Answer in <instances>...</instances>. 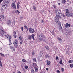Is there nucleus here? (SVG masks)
I'll return each mask as SVG.
<instances>
[{
  "label": "nucleus",
  "instance_id": "f257e3e1",
  "mask_svg": "<svg viewBox=\"0 0 73 73\" xmlns=\"http://www.w3.org/2000/svg\"><path fill=\"white\" fill-rule=\"evenodd\" d=\"M39 39V40L43 41L44 42H46V38L45 36H44V34L42 33H41L40 34Z\"/></svg>",
  "mask_w": 73,
  "mask_h": 73
},
{
  "label": "nucleus",
  "instance_id": "f03ea898",
  "mask_svg": "<svg viewBox=\"0 0 73 73\" xmlns=\"http://www.w3.org/2000/svg\"><path fill=\"white\" fill-rule=\"evenodd\" d=\"M65 11L66 13H66V15L67 16V17H72V16L73 17V13H68L69 12L68 9H66Z\"/></svg>",
  "mask_w": 73,
  "mask_h": 73
},
{
  "label": "nucleus",
  "instance_id": "7ed1b4c3",
  "mask_svg": "<svg viewBox=\"0 0 73 73\" xmlns=\"http://www.w3.org/2000/svg\"><path fill=\"white\" fill-rule=\"evenodd\" d=\"M60 17V16L59 15L57 14L55 17L54 18V20L55 22L56 23H57L59 20V18Z\"/></svg>",
  "mask_w": 73,
  "mask_h": 73
},
{
  "label": "nucleus",
  "instance_id": "20e7f679",
  "mask_svg": "<svg viewBox=\"0 0 73 73\" xmlns=\"http://www.w3.org/2000/svg\"><path fill=\"white\" fill-rule=\"evenodd\" d=\"M1 32H2V33L1 35H0V36H1V37H3L6 36V32H5L4 30H1Z\"/></svg>",
  "mask_w": 73,
  "mask_h": 73
},
{
  "label": "nucleus",
  "instance_id": "39448f33",
  "mask_svg": "<svg viewBox=\"0 0 73 73\" xmlns=\"http://www.w3.org/2000/svg\"><path fill=\"white\" fill-rule=\"evenodd\" d=\"M18 44V41L17 40H15L13 42V44L14 46L16 48H17V46H18V45L17 44Z\"/></svg>",
  "mask_w": 73,
  "mask_h": 73
},
{
  "label": "nucleus",
  "instance_id": "423d86ee",
  "mask_svg": "<svg viewBox=\"0 0 73 73\" xmlns=\"http://www.w3.org/2000/svg\"><path fill=\"white\" fill-rule=\"evenodd\" d=\"M29 31L30 33H33L34 32V30L31 28H29Z\"/></svg>",
  "mask_w": 73,
  "mask_h": 73
},
{
  "label": "nucleus",
  "instance_id": "0eeeda50",
  "mask_svg": "<svg viewBox=\"0 0 73 73\" xmlns=\"http://www.w3.org/2000/svg\"><path fill=\"white\" fill-rule=\"evenodd\" d=\"M11 40H12V36H9V45H11L12 44V43H11Z\"/></svg>",
  "mask_w": 73,
  "mask_h": 73
},
{
  "label": "nucleus",
  "instance_id": "6e6552de",
  "mask_svg": "<svg viewBox=\"0 0 73 73\" xmlns=\"http://www.w3.org/2000/svg\"><path fill=\"white\" fill-rule=\"evenodd\" d=\"M55 12L56 13V15H58L57 14H58V15H60V13L59 12H58V10L57 9H56L55 10Z\"/></svg>",
  "mask_w": 73,
  "mask_h": 73
},
{
  "label": "nucleus",
  "instance_id": "1a4fd4ad",
  "mask_svg": "<svg viewBox=\"0 0 73 73\" xmlns=\"http://www.w3.org/2000/svg\"><path fill=\"white\" fill-rule=\"evenodd\" d=\"M13 36H14L15 38H16V32L15 31H14L13 32Z\"/></svg>",
  "mask_w": 73,
  "mask_h": 73
},
{
  "label": "nucleus",
  "instance_id": "9d476101",
  "mask_svg": "<svg viewBox=\"0 0 73 73\" xmlns=\"http://www.w3.org/2000/svg\"><path fill=\"white\" fill-rule=\"evenodd\" d=\"M12 7H13L14 9H16V5L15 3H13L11 5Z\"/></svg>",
  "mask_w": 73,
  "mask_h": 73
},
{
  "label": "nucleus",
  "instance_id": "9b49d317",
  "mask_svg": "<svg viewBox=\"0 0 73 73\" xmlns=\"http://www.w3.org/2000/svg\"><path fill=\"white\" fill-rule=\"evenodd\" d=\"M35 71L36 72H37L38 71V68L37 67H35L34 68Z\"/></svg>",
  "mask_w": 73,
  "mask_h": 73
},
{
  "label": "nucleus",
  "instance_id": "f8f14e48",
  "mask_svg": "<svg viewBox=\"0 0 73 73\" xmlns=\"http://www.w3.org/2000/svg\"><path fill=\"white\" fill-rule=\"evenodd\" d=\"M10 48L11 49L13 50V51H15V47L13 46L12 45L10 46Z\"/></svg>",
  "mask_w": 73,
  "mask_h": 73
},
{
  "label": "nucleus",
  "instance_id": "ddd939ff",
  "mask_svg": "<svg viewBox=\"0 0 73 73\" xmlns=\"http://www.w3.org/2000/svg\"><path fill=\"white\" fill-rule=\"evenodd\" d=\"M31 38L32 39H33V40L35 41V35L32 34L31 35Z\"/></svg>",
  "mask_w": 73,
  "mask_h": 73
},
{
  "label": "nucleus",
  "instance_id": "4468645a",
  "mask_svg": "<svg viewBox=\"0 0 73 73\" xmlns=\"http://www.w3.org/2000/svg\"><path fill=\"white\" fill-rule=\"evenodd\" d=\"M32 66L33 67H36V66H37V65L36 63H34L33 64Z\"/></svg>",
  "mask_w": 73,
  "mask_h": 73
},
{
  "label": "nucleus",
  "instance_id": "2eb2a0df",
  "mask_svg": "<svg viewBox=\"0 0 73 73\" xmlns=\"http://www.w3.org/2000/svg\"><path fill=\"white\" fill-rule=\"evenodd\" d=\"M11 21L10 20H9L7 21V24L8 25H9L11 24Z\"/></svg>",
  "mask_w": 73,
  "mask_h": 73
},
{
  "label": "nucleus",
  "instance_id": "dca6fc26",
  "mask_svg": "<svg viewBox=\"0 0 73 73\" xmlns=\"http://www.w3.org/2000/svg\"><path fill=\"white\" fill-rule=\"evenodd\" d=\"M47 64L48 65H50V62L49 60H47Z\"/></svg>",
  "mask_w": 73,
  "mask_h": 73
},
{
  "label": "nucleus",
  "instance_id": "f3484780",
  "mask_svg": "<svg viewBox=\"0 0 73 73\" xmlns=\"http://www.w3.org/2000/svg\"><path fill=\"white\" fill-rule=\"evenodd\" d=\"M49 57H50V56H49V55H46L45 56V58H49Z\"/></svg>",
  "mask_w": 73,
  "mask_h": 73
},
{
  "label": "nucleus",
  "instance_id": "a211bd4d",
  "mask_svg": "<svg viewBox=\"0 0 73 73\" xmlns=\"http://www.w3.org/2000/svg\"><path fill=\"white\" fill-rule=\"evenodd\" d=\"M31 36H28V38L29 40H31Z\"/></svg>",
  "mask_w": 73,
  "mask_h": 73
},
{
  "label": "nucleus",
  "instance_id": "6ab92c4d",
  "mask_svg": "<svg viewBox=\"0 0 73 73\" xmlns=\"http://www.w3.org/2000/svg\"><path fill=\"white\" fill-rule=\"evenodd\" d=\"M58 41L60 42H61L62 41V39H61V38H58Z\"/></svg>",
  "mask_w": 73,
  "mask_h": 73
},
{
  "label": "nucleus",
  "instance_id": "aec40b11",
  "mask_svg": "<svg viewBox=\"0 0 73 73\" xmlns=\"http://www.w3.org/2000/svg\"><path fill=\"white\" fill-rule=\"evenodd\" d=\"M57 22V23L59 25V26H60L61 27V22L60 21H58Z\"/></svg>",
  "mask_w": 73,
  "mask_h": 73
},
{
  "label": "nucleus",
  "instance_id": "412c9836",
  "mask_svg": "<svg viewBox=\"0 0 73 73\" xmlns=\"http://www.w3.org/2000/svg\"><path fill=\"white\" fill-rule=\"evenodd\" d=\"M22 61L23 62H27V60L25 59H22Z\"/></svg>",
  "mask_w": 73,
  "mask_h": 73
},
{
  "label": "nucleus",
  "instance_id": "4be33fe9",
  "mask_svg": "<svg viewBox=\"0 0 73 73\" xmlns=\"http://www.w3.org/2000/svg\"><path fill=\"white\" fill-rule=\"evenodd\" d=\"M15 12H16V13H20V11L18 10H16L15 11Z\"/></svg>",
  "mask_w": 73,
  "mask_h": 73
},
{
  "label": "nucleus",
  "instance_id": "5701e85b",
  "mask_svg": "<svg viewBox=\"0 0 73 73\" xmlns=\"http://www.w3.org/2000/svg\"><path fill=\"white\" fill-rule=\"evenodd\" d=\"M73 60H69V61H68V62H69V63L70 64V63H72V62H73Z\"/></svg>",
  "mask_w": 73,
  "mask_h": 73
},
{
  "label": "nucleus",
  "instance_id": "b1692460",
  "mask_svg": "<svg viewBox=\"0 0 73 73\" xmlns=\"http://www.w3.org/2000/svg\"><path fill=\"white\" fill-rule=\"evenodd\" d=\"M62 60H61L59 62V63L61 64V65H63V63H62Z\"/></svg>",
  "mask_w": 73,
  "mask_h": 73
},
{
  "label": "nucleus",
  "instance_id": "393cba45",
  "mask_svg": "<svg viewBox=\"0 0 73 73\" xmlns=\"http://www.w3.org/2000/svg\"><path fill=\"white\" fill-rule=\"evenodd\" d=\"M65 27L66 28H68V23H66Z\"/></svg>",
  "mask_w": 73,
  "mask_h": 73
},
{
  "label": "nucleus",
  "instance_id": "a878e982",
  "mask_svg": "<svg viewBox=\"0 0 73 73\" xmlns=\"http://www.w3.org/2000/svg\"><path fill=\"white\" fill-rule=\"evenodd\" d=\"M9 37V35L7 34L5 36L6 38H7V39H8V37Z\"/></svg>",
  "mask_w": 73,
  "mask_h": 73
},
{
  "label": "nucleus",
  "instance_id": "bb28decb",
  "mask_svg": "<svg viewBox=\"0 0 73 73\" xmlns=\"http://www.w3.org/2000/svg\"><path fill=\"white\" fill-rule=\"evenodd\" d=\"M33 60L35 62H37V59H36V58H33Z\"/></svg>",
  "mask_w": 73,
  "mask_h": 73
},
{
  "label": "nucleus",
  "instance_id": "cd10ccee",
  "mask_svg": "<svg viewBox=\"0 0 73 73\" xmlns=\"http://www.w3.org/2000/svg\"><path fill=\"white\" fill-rule=\"evenodd\" d=\"M62 0L63 1L62 3H63V4H65L66 1H65V0Z\"/></svg>",
  "mask_w": 73,
  "mask_h": 73
},
{
  "label": "nucleus",
  "instance_id": "c85d7f7f",
  "mask_svg": "<svg viewBox=\"0 0 73 73\" xmlns=\"http://www.w3.org/2000/svg\"><path fill=\"white\" fill-rule=\"evenodd\" d=\"M35 71H34V70L33 69H32L31 70V73H34Z\"/></svg>",
  "mask_w": 73,
  "mask_h": 73
},
{
  "label": "nucleus",
  "instance_id": "c756f323",
  "mask_svg": "<svg viewBox=\"0 0 73 73\" xmlns=\"http://www.w3.org/2000/svg\"><path fill=\"white\" fill-rule=\"evenodd\" d=\"M0 17H1L2 18H4V16L2 15H0Z\"/></svg>",
  "mask_w": 73,
  "mask_h": 73
},
{
  "label": "nucleus",
  "instance_id": "7c9ffc66",
  "mask_svg": "<svg viewBox=\"0 0 73 73\" xmlns=\"http://www.w3.org/2000/svg\"><path fill=\"white\" fill-rule=\"evenodd\" d=\"M2 7H4L5 8H5H6V7H5V5L4 4H3Z\"/></svg>",
  "mask_w": 73,
  "mask_h": 73
},
{
  "label": "nucleus",
  "instance_id": "2f4dec72",
  "mask_svg": "<svg viewBox=\"0 0 73 73\" xmlns=\"http://www.w3.org/2000/svg\"><path fill=\"white\" fill-rule=\"evenodd\" d=\"M1 56H2V57H4V54H2L1 53H0Z\"/></svg>",
  "mask_w": 73,
  "mask_h": 73
},
{
  "label": "nucleus",
  "instance_id": "473e14b6",
  "mask_svg": "<svg viewBox=\"0 0 73 73\" xmlns=\"http://www.w3.org/2000/svg\"><path fill=\"white\" fill-rule=\"evenodd\" d=\"M33 9H34V11H36V7H35V6H33Z\"/></svg>",
  "mask_w": 73,
  "mask_h": 73
},
{
  "label": "nucleus",
  "instance_id": "72a5a7b5",
  "mask_svg": "<svg viewBox=\"0 0 73 73\" xmlns=\"http://www.w3.org/2000/svg\"><path fill=\"white\" fill-rule=\"evenodd\" d=\"M70 67L71 68H73V64H70Z\"/></svg>",
  "mask_w": 73,
  "mask_h": 73
},
{
  "label": "nucleus",
  "instance_id": "f704fd0d",
  "mask_svg": "<svg viewBox=\"0 0 73 73\" xmlns=\"http://www.w3.org/2000/svg\"><path fill=\"white\" fill-rule=\"evenodd\" d=\"M45 48L46 49H47L48 50H49V47L48 46H45Z\"/></svg>",
  "mask_w": 73,
  "mask_h": 73
},
{
  "label": "nucleus",
  "instance_id": "c9c22d12",
  "mask_svg": "<svg viewBox=\"0 0 73 73\" xmlns=\"http://www.w3.org/2000/svg\"><path fill=\"white\" fill-rule=\"evenodd\" d=\"M25 68L26 69H28V66H25Z\"/></svg>",
  "mask_w": 73,
  "mask_h": 73
},
{
  "label": "nucleus",
  "instance_id": "e433bc0d",
  "mask_svg": "<svg viewBox=\"0 0 73 73\" xmlns=\"http://www.w3.org/2000/svg\"><path fill=\"white\" fill-rule=\"evenodd\" d=\"M51 32L52 35H54V31H51Z\"/></svg>",
  "mask_w": 73,
  "mask_h": 73
},
{
  "label": "nucleus",
  "instance_id": "4c0bfd02",
  "mask_svg": "<svg viewBox=\"0 0 73 73\" xmlns=\"http://www.w3.org/2000/svg\"><path fill=\"white\" fill-rule=\"evenodd\" d=\"M17 8L18 9H19V7H20V5H18L17 4Z\"/></svg>",
  "mask_w": 73,
  "mask_h": 73
},
{
  "label": "nucleus",
  "instance_id": "58836bf2",
  "mask_svg": "<svg viewBox=\"0 0 73 73\" xmlns=\"http://www.w3.org/2000/svg\"><path fill=\"white\" fill-rule=\"evenodd\" d=\"M5 3L7 4H8L9 2H8V1H5Z\"/></svg>",
  "mask_w": 73,
  "mask_h": 73
},
{
  "label": "nucleus",
  "instance_id": "ea45409f",
  "mask_svg": "<svg viewBox=\"0 0 73 73\" xmlns=\"http://www.w3.org/2000/svg\"><path fill=\"white\" fill-rule=\"evenodd\" d=\"M32 56H34V54H35V52H33L32 53Z\"/></svg>",
  "mask_w": 73,
  "mask_h": 73
},
{
  "label": "nucleus",
  "instance_id": "a19ab883",
  "mask_svg": "<svg viewBox=\"0 0 73 73\" xmlns=\"http://www.w3.org/2000/svg\"><path fill=\"white\" fill-rule=\"evenodd\" d=\"M12 0L13 2V3H15V2L16 1V0Z\"/></svg>",
  "mask_w": 73,
  "mask_h": 73
},
{
  "label": "nucleus",
  "instance_id": "79ce46f5",
  "mask_svg": "<svg viewBox=\"0 0 73 73\" xmlns=\"http://www.w3.org/2000/svg\"><path fill=\"white\" fill-rule=\"evenodd\" d=\"M57 73H60V71L58 70H57Z\"/></svg>",
  "mask_w": 73,
  "mask_h": 73
},
{
  "label": "nucleus",
  "instance_id": "37998d69",
  "mask_svg": "<svg viewBox=\"0 0 73 73\" xmlns=\"http://www.w3.org/2000/svg\"><path fill=\"white\" fill-rule=\"evenodd\" d=\"M24 27L25 29H27V28H27V26L26 25L24 26Z\"/></svg>",
  "mask_w": 73,
  "mask_h": 73
},
{
  "label": "nucleus",
  "instance_id": "c03bdc74",
  "mask_svg": "<svg viewBox=\"0 0 73 73\" xmlns=\"http://www.w3.org/2000/svg\"><path fill=\"white\" fill-rule=\"evenodd\" d=\"M61 70L62 71V72H64V68H61Z\"/></svg>",
  "mask_w": 73,
  "mask_h": 73
},
{
  "label": "nucleus",
  "instance_id": "a18cd8bd",
  "mask_svg": "<svg viewBox=\"0 0 73 73\" xmlns=\"http://www.w3.org/2000/svg\"><path fill=\"white\" fill-rule=\"evenodd\" d=\"M17 4H18V5H19V4H20V2L19 1H18V2L17 3Z\"/></svg>",
  "mask_w": 73,
  "mask_h": 73
},
{
  "label": "nucleus",
  "instance_id": "49530a36",
  "mask_svg": "<svg viewBox=\"0 0 73 73\" xmlns=\"http://www.w3.org/2000/svg\"><path fill=\"white\" fill-rule=\"evenodd\" d=\"M0 65L1 66V67H3V65H2V63H0Z\"/></svg>",
  "mask_w": 73,
  "mask_h": 73
},
{
  "label": "nucleus",
  "instance_id": "de8ad7c7",
  "mask_svg": "<svg viewBox=\"0 0 73 73\" xmlns=\"http://www.w3.org/2000/svg\"><path fill=\"white\" fill-rule=\"evenodd\" d=\"M58 57L56 56V60H58Z\"/></svg>",
  "mask_w": 73,
  "mask_h": 73
},
{
  "label": "nucleus",
  "instance_id": "09e8293b",
  "mask_svg": "<svg viewBox=\"0 0 73 73\" xmlns=\"http://www.w3.org/2000/svg\"><path fill=\"white\" fill-rule=\"evenodd\" d=\"M21 30H22V31H24V29H23V27H21Z\"/></svg>",
  "mask_w": 73,
  "mask_h": 73
},
{
  "label": "nucleus",
  "instance_id": "8fccbe9b",
  "mask_svg": "<svg viewBox=\"0 0 73 73\" xmlns=\"http://www.w3.org/2000/svg\"><path fill=\"white\" fill-rule=\"evenodd\" d=\"M19 38L20 39V40H21L22 39V38L20 36L19 37Z\"/></svg>",
  "mask_w": 73,
  "mask_h": 73
},
{
  "label": "nucleus",
  "instance_id": "3c124183",
  "mask_svg": "<svg viewBox=\"0 0 73 73\" xmlns=\"http://www.w3.org/2000/svg\"><path fill=\"white\" fill-rule=\"evenodd\" d=\"M4 4H5V5H7V4L5 3V2L4 3Z\"/></svg>",
  "mask_w": 73,
  "mask_h": 73
},
{
  "label": "nucleus",
  "instance_id": "603ef678",
  "mask_svg": "<svg viewBox=\"0 0 73 73\" xmlns=\"http://www.w3.org/2000/svg\"><path fill=\"white\" fill-rule=\"evenodd\" d=\"M19 18H20V19H21L23 18V17H20Z\"/></svg>",
  "mask_w": 73,
  "mask_h": 73
},
{
  "label": "nucleus",
  "instance_id": "864d4df0",
  "mask_svg": "<svg viewBox=\"0 0 73 73\" xmlns=\"http://www.w3.org/2000/svg\"><path fill=\"white\" fill-rule=\"evenodd\" d=\"M69 27H70V24H69L68 25Z\"/></svg>",
  "mask_w": 73,
  "mask_h": 73
},
{
  "label": "nucleus",
  "instance_id": "5fc2aeb1",
  "mask_svg": "<svg viewBox=\"0 0 73 73\" xmlns=\"http://www.w3.org/2000/svg\"><path fill=\"white\" fill-rule=\"evenodd\" d=\"M68 33H71V31H68Z\"/></svg>",
  "mask_w": 73,
  "mask_h": 73
},
{
  "label": "nucleus",
  "instance_id": "6e6d98bb",
  "mask_svg": "<svg viewBox=\"0 0 73 73\" xmlns=\"http://www.w3.org/2000/svg\"><path fill=\"white\" fill-rule=\"evenodd\" d=\"M21 65L22 68V69H24V68L23 67V66H22V65L21 64Z\"/></svg>",
  "mask_w": 73,
  "mask_h": 73
},
{
  "label": "nucleus",
  "instance_id": "4d7b16f0",
  "mask_svg": "<svg viewBox=\"0 0 73 73\" xmlns=\"http://www.w3.org/2000/svg\"><path fill=\"white\" fill-rule=\"evenodd\" d=\"M46 70L48 71V70H49V68H46Z\"/></svg>",
  "mask_w": 73,
  "mask_h": 73
},
{
  "label": "nucleus",
  "instance_id": "13d9d810",
  "mask_svg": "<svg viewBox=\"0 0 73 73\" xmlns=\"http://www.w3.org/2000/svg\"><path fill=\"white\" fill-rule=\"evenodd\" d=\"M20 40L21 42H23V39H21Z\"/></svg>",
  "mask_w": 73,
  "mask_h": 73
},
{
  "label": "nucleus",
  "instance_id": "bf43d9fd",
  "mask_svg": "<svg viewBox=\"0 0 73 73\" xmlns=\"http://www.w3.org/2000/svg\"><path fill=\"white\" fill-rule=\"evenodd\" d=\"M20 44H22V43H23V42H20Z\"/></svg>",
  "mask_w": 73,
  "mask_h": 73
},
{
  "label": "nucleus",
  "instance_id": "052dcab7",
  "mask_svg": "<svg viewBox=\"0 0 73 73\" xmlns=\"http://www.w3.org/2000/svg\"><path fill=\"white\" fill-rule=\"evenodd\" d=\"M44 23V21H43V20H42V21H41V23Z\"/></svg>",
  "mask_w": 73,
  "mask_h": 73
},
{
  "label": "nucleus",
  "instance_id": "680f3d73",
  "mask_svg": "<svg viewBox=\"0 0 73 73\" xmlns=\"http://www.w3.org/2000/svg\"><path fill=\"white\" fill-rule=\"evenodd\" d=\"M63 17H65V15L63 14Z\"/></svg>",
  "mask_w": 73,
  "mask_h": 73
},
{
  "label": "nucleus",
  "instance_id": "e2e57ef3",
  "mask_svg": "<svg viewBox=\"0 0 73 73\" xmlns=\"http://www.w3.org/2000/svg\"><path fill=\"white\" fill-rule=\"evenodd\" d=\"M3 0H0V3H1L2 2Z\"/></svg>",
  "mask_w": 73,
  "mask_h": 73
},
{
  "label": "nucleus",
  "instance_id": "0e129e2a",
  "mask_svg": "<svg viewBox=\"0 0 73 73\" xmlns=\"http://www.w3.org/2000/svg\"><path fill=\"white\" fill-rule=\"evenodd\" d=\"M18 72V73H22L21 72H20V71H19Z\"/></svg>",
  "mask_w": 73,
  "mask_h": 73
},
{
  "label": "nucleus",
  "instance_id": "69168bd1",
  "mask_svg": "<svg viewBox=\"0 0 73 73\" xmlns=\"http://www.w3.org/2000/svg\"><path fill=\"white\" fill-rule=\"evenodd\" d=\"M1 31H3V30H2L0 29V31H1Z\"/></svg>",
  "mask_w": 73,
  "mask_h": 73
},
{
  "label": "nucleus",
  "instance_id": "338daca9",
  "mask_svg": "<svg viewBox=\"0 0 73 73\" xmlns=\"http://www.w3.org/2000/svg\"><path fill=\"white\" fill-rule=\"evenodd\" d=\"M42 52V51H40V54H41Z\"/></svg>",
  "mask_w": 73,
  "mask_h": 73
},
{
  "label": "nucleus",
  "instance_id": "774afa93",
  "mask_svg": "<svg viewBox=\"0 0 73 73\" xmlns=\"http://www.w3.org/2000/svg\"><path fill=\"white\" fill-rule=\"evenodd\" d=\"M54 8H56V6H54Z\"/></svg>",
  "mask_w": 73,
  "mask_h": 73
}]
</instances>
